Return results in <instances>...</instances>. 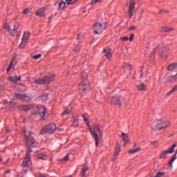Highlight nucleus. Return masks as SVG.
Listing matches in <instances>:
<instances>
[{
	"mask_svg": "<svg viewBox=\"0 0 177 177\" xmlns=\"http://www.w3.org/2000/svg\"><path fill=\"white\" fill-rule=\"evenodd\" d=\"M50 161H52V158H50Z\"/></svg>",
	"mask_w": 177,
	"mask_h": 177,
	"instance_id": "nucleus-60",
	"label": "nucleus"
},
{
	"mask_svg": "<svg viewBox=\"0 0 177 177\" xmlns=\"http://www.w3.org/2000/svg\"><path fill=\"white\" fill-rule=\"evenodd\" d=\"M136 28H138L136 26H133L130 27V28H129V30H136Z\"/></svg>",
	"mask_w": 177,
	"mask_h": 177,
	"instance_id": "nucleus-50",
	"label": "nucleus"
},
{
	"mask_svg": "<svg viewBox=\"0 0 177 177\" xmlns=\"http://www.w3.org/2000/svg\"><path fill=\"white\" fill-rule=\"evenodd\" d=\"M176 144H173L171 147L165 151H162L159 155L160 160H167V154H172L175 151Z\"/></svg>",
	"mask_w": 177,
	"mask_h": 177,
	"instance_id": "nucleus-7",
	"label": "nucleus"
},
{
	"mask_svg": "<svg viewBox=\"0 0 177 177\" xmlns=\"http://www.w3.org/2000/svg\"><path fill=\"white\" fill-rule=\"evenodd\" d=\"M41 97V100H43L44 102H46V100H48V94H44Z\"/></svg>",
	"mask_w": 177,
	"mask_h": 177,
	"instance_id": "nucleus-41",
	"label": "nucleus"
},
{
	"mask_svg": "<svg viewBox=\"0 0 177 177\" xmlns=\"http://www.w3.org/2000/svg\"><path fill=\"white\" fill-rule=\"evenodd\" d=\"M3 29L6 30L9 34H11V35H13V30L10 28V25L8 24H6L3 26Z\"/></svg>",
	"mask_w": 177,
	"mask_h": 177,
	"instance_id": "nucleus-29",
	"label": "nucleus"
},
{
	"mask_svg": "<svg viewBox=\"0 0 177 177\" xmlns=\"http://www.w3.org/2000/svg\"><path fill=\"white\" fill-rule=\"evenodd\" d=\"M6 132H7V133L9 132V130L6 129Z\"/></svg>",
	"mask_w": 177,
	"mask_h": 177,
	"instance_id": "nucleus-58",
	"label": "nucleus"
},
{
	"mask_svg": "<svg viewBox=\"0 0 177 177\" xmlns=\"http://www.w3.org/2000/svg\"><path fill=\"white\" fill-rule=\"evenodd\" d=\"M73 122L72 123V127L73 128H78V125H80L78 122V116H73Z\"/></svg>",
	"mask_w": 177,
	"mask_h": 177,
	"instance_id": "nucleus-25",
	"label": "nucleus"
},
{
	"mask_svg": "<svg viewBox=\"0 0 177 177\" xmlns=\"http://www.w3.org/2000/svg\"><path fill=\"white\" fill-rule=\"evenodd\" d=\"M136 5V3L135 2V1L133 0L130 1L129 8H128V15L129 19H131L132 16H133Z\"/></svg>",
	"mask_w": 177,
	"mask_h": 177,
	"instance_id": "nucleus-11",
	"label": "nucleus"
},
{
	"mask_svg": "<svg viewBox=\"0 0 177 177\" xmlns=\"http://www.w3.org/2000/svg\"><path fill=\"white\" fill-rule=\"evenodd\" d=\"M177 91V84L175 85L170 91H169L168 93H167L166 94V97H168L169 96H171V95H174V93H175V92H176Z\"/></svg>",
	"mask_w": 177,
	"mask_h": 177,
	"instance_id": "nucleus-26",
	"label": "nucleus"
},
{
	"mask_svg": "<svg viewBox=\"0 0 177 177\" xmlns=\"http://www.w3.org/2000/svg\"><path fill=\"white\" fill-rule=\"evenodd\" d=\"M122 41H128V39H129V38H128V37H124L122 38Z\"/></svg>",
	"mask_w": 177,
	"mask_h": 177,
	"instance_id": "nucleus-52",
	"label": "nucleus"
},
{
	"mask_svg": "<svg viewBox=\"0 0 177 177\" xmlns=\"http://www.w3.org/2000/svg\"><path fill=\"white\" fill-rule=\"evenodd\" d=\"M105 28H107L106 24L95 23L93 26L94 32L95 34H102L104 31Z\"/></svg>",
	"mask_w": 177,
	"mask_h": 177,
	"instance_id": "nucleus-9",
	"label": "nucleus"
},
{
	"mask_svg": "<svg viewBox=\"0 0 177 177\" xmlns=\"http://www.w3.org/2000/svg\"><path fill=\"white\" fill-rule=\"evenodd\" d=\"M156 53H158L163 59H167V53H168V48L166 47H157L151 53L150 57L153 60L156 57Z\"/></svg>",
	"mask_w": 177,
	"mask_h": 177,
	"instance_id": "nucleus-5",
	"label": "nucleus"
},
{
	"mask_svg": "<svg viewBox=\"0 0 177 177\" xmlns=\"http://www.w3.org/2000/svg\"><path fill=\"white\" fill-rule=\"evenodd\" d=\"M177 154L174 153L173 155V156L171 157V160H170L168 162V165L169 167H170L171 168H172V165L174 164V161H175V160H176L177 157H176Z\"/></svg>",
	"mask_w": 177,
	"mask_h": 177,
	"instance_id": "nucleus-31",
	"label": "nucleus"
},
{
	"mask_svg": "<svg viewBox=\"0 0 177 177\" xmlns=\"http://www.w3.org/2000/svg\"><path fill=\"white\" fill-rule=\"evenodd\" d=\"M46 176H48V175L46 174H41V173L39 174V177H46Z\"/></svg>",
	"mask_w": 177,
	"mask_h": 177,
	"instance_id": "nucleus-48",
	"label": "nucleus"
},
{
	"mask_svg": "<svg viewBox=\"0 0 177 177\" xmlns=\"http://www.w3.org/2000/svg\"><path fill=\"white\" fill-rule=\"evenodd\" d=\"M68 158H70V156L66 155L64 158L62 160V161H68Z\"/></svg>",
	"mask_w": 177,
	"mask_h": 177,
	"instance_id": "nucleus-46",
	"label": "nucleus"
},
{
	"mask_svg": "<svg viewBox=\"0 0 177 177\" xmlns=\"http://www.w3.org/2000/svg\"><path fill=\"white\" fill-rule=\"evenodd\" d=\"M122 139L124 143V146H127L129 143V136L125 133H122Z\"/></svg>",
	"mask_w": 177,
	"mask_h": 177,
	"instance_id": "nucleus-21",
	"label": "nucleus"
},
{
	"mask_svg": "<svg viewBox=\"0 0 177 177\" xmlns=\"http://www.w3.org/2000/svg\"><path fill=\"white\" fill-rule=\"evenodd\" d=\"M28 39H30V32L28 31L24 32L22 39H21V42L19 44V48L21 49H23V48H26L27 43L28 42Z\"/></svg>",
	"mask_w": 177,
	"mask_h": 177,
	"instance_id": "nucleus-10",
	"label": "nucleus"
},
{
	"mask_svg": "<svg viewBox=\"0 0 177 177\" xmlns=\"http://www.w3.org/2000/svg\"><path fill=\"white\" fill-rule=\"evenodd\" d=\"M83 120L86 124L88 131L92 136L94 138L95 142V146L97 147L99 146V143L100 142V139L99 138H102L103 136V130L100 129V126L99 124H94L93 128L89 125V116L86 114L82 115Z\"/></svg>",
	"mask_w": 177,
	"mask_h": 177,
	"instance_id": "nucleus-2",
	"label": "nucleus"
},
{
	"mask_svg": "<svg viewBox=\"0 0 177 177\" xmlns=\"http://www.w3.org/2000/svg\"><path fill=\"white\" fill-rule=\"evenodd\" d=\"M36 15L39 16V17H44L45 16V8H39L36 12Z\"/></svg>",
	"mask_w": 177,
	"mask_h": 177,
	"instance_id": "nucleus-23",
	"label": "nucleus"
},
{
	"mask_svg": "<svg viewBox=\"0 0 177 177\" xmlns=\"http://www.w3.org/2000/svg\"><path fill=\"white\" fill-rule=\"evenodd\" d=\"M65 111H68V109L65 110Z\"/></svg>",
	"mask_w": 177,
	"mask_h": 177,
	"instance_id": "nucleus-59",
	"label": "nucleus"
},
{
	"mask_svg": "<svg viewBox=\"0 0 177 177\" xmlns=\"http://www.w3.org/2000/svg\"><path fill=\"white\" fill-rule=\"evenodd\" d=\"M177 154L174 153L173 155V156L171 157V160H170L168 162V165L169 167H170L171 168H172V165L174 164V161H175V160H176L177 157H176Z\"/></svg>",
	"mask_w": 177,
	"mask_h": 177,
	"instance_id": "nucleus-30",
	"label": "nucleus"
},
{
	"mask_svg": "<svg viewBox=\"0 0 177 177\" xmlns=\"http://www.w3.org/2000/svg\"><path fill=\"white\" fill-rule=\"evenodd\" d=\"M134 37H135V35L131 34V35H130V37H129V41H133Z\"/></svg>",
	"mask_w": 177,
	"mask_h": 177,
	"instance_id": "nucleus-47",
	"label": "nucleus"
},
{
	"mask_svg": "<svg viewBox=\"0 0 177 177\" xmlns=\"http://www.w3.org/2000/svg\"><path fill=\"white\" fill-rule=\"evenodd\" d=\"M81 38H84V35L83 34H79L77 35V39H81Z\"/></svg>",
	"mask_w": 177,
	"mask_h": 177,
	"instance_id": "nucleus-49",
	"label": "nucleus"
},
{
	"mask_svg": "<svg viewBox=\"0 0 177 177\" xmlns=\"http://www.w3.org/2000/svg\"><path fill=\"white\" fill-rule=\"evenodd\" d=\"M39 111H46V108L44 106H38Z\"/></svg>",
	"mask_w": 177,
	"mask_h": 177,
	"instance_id": "nucleus-40",
	"label": "nucleus"
},
{
	"mask_svg": "<svg viewBox=\"0 0 177 177\" xmlns=\"http://www.w3.org/2000/svg\"><path fill=\"white\" fill-rule=\"evenodd\" d=\"M32 109H34V105L32 104H25L19 106V110H22L23 111H30Z\"/></svg>",
	"mask_w": 177,
	"mask_h": 177,
	"instance_id": "nucleus-15",
	"label": "nucleus"
},
{
	"mask_svg": "<svg viewBox=\"0 0 177 177\" xmlns=\"http://www.w3.org/2000/svg\"><path fill=\"white\" fill-rule=\"evenodd\" d=\"M122 68H123L124 73H126V74H128V73H129L131 71V70H132V65H131L128 63H125L123 65Z\"/></svg>",
	"mask_w": 177,
	"mask_h": 177,
	"instance_id": "nucleus-20",
	"label": "nucleus"
},
{
	"mask_svg": "<svg viewBox=\"0 0 177 177\" xmlns=\"http://www.w3.org/2000/svg\"><path fill=\"white\" fill-rule=\"evenodd\" d=\"M171 127V122L169 120H165L162 118H158L156 120V125L154 129L156 131H164Z\"/></svg>",
	"mask_w": 177,
	"mask_h": 177,
	"instance_id": "nucleus-3",
	"label": "nucleus"
},
{
	"mask_svg": "<svg viewBox=\"0 0 177 177\" xmlns=\"http://www.w3.org/2000/svg\"><path fill=\"white\" fill-rule=\"evenodd\" d=\"M121 152V145L118 142L116 143L115 147V154L113 156V160H116L117 157H118V155Z\"/></svg>",
	"mask_w": 177,
	"mask_h": 177,
	"instance_id": "nucleus-14",
	"label": "nucleus"
},
{
	"mask_svg": "<svg viewBox=\"0 0 177 177\" xmlns=\"http://www.w3.org/2000/svg\"><path fill=\"white\" fill-rule=\"evenodd\" d=\"M36 114H38V115H39L40 120H41V121H45V120H46L49 116L48 115L47 111H39V112H36Z\"/></svg>",
	"mask_w": 177,
	"mask_h": 177,
	"instance_id": "nucleus-16",
	"label": "nucleus"
},
{
	"mask_svg": "<svg viewBox=\"0 0 177 177\" xmlns=\"http://www.w3.org/2000/svg\"><path fill=\"white\" fill-rule=\"evenodd\" d=\"M89 170V167L86 165H84L83 168L82 169V171L80 174V177H86V172Z\"/></svg>",
	"mask_w": 177,
	"mask_h": 177,
	"instance_id": "nucleus-22",
	"label": "nucleus"
},
{
	"mask_svg": "<svg viewBox=\"0 0 177 177\" xmlns=\"http://www.w3.org/2000/svg\"><path fill=\"white\" fill-rule=\"evenodd\" d=\"M80 50V45H77L75 48H73V52H78Z\"/></svg>",
	"mask_w": 177,
	"mask_h": 177,
	"instance_id": "nucleus-45",
	"label": "nucleus"
},
{
	"mask_svg": "<svg viewBox=\"0 0 177 177\" xmlns=\"http://www.w3.org/2000/svg\"><path fill=\"white\" fill-rule=\"evenodd\" d=\"M17 64V61L16 60L15 58H12L11 60V62L7 69V72L9 73L10 71V70L15 68V67H16Z\"/></svg>",
	"mask_w": 177,
	"mask_h": 177,
	"instance_id": "nucleus-17",
	"label": "nucleus"
},
{
	"mask_svg": "<svg viewBox=\"0 0 177 177\" xmlns=\"http://www.w3.org/2000/svg\"><path fill=\"white\" fill-rule=\"evenodd\" d=\"M15 95L17 99H20L21 100H24L25 102H30V100H31V96L30 95L20 93H16Z\"/></svg>",
	"mask_w": 177,
	"mask_h": 177,
	"instance_id": "nucleus-12",
	"label": "nucleus"
},
{
	"mask_svg": "<svg viewBox=\"0 0 177 177\" xmlns=\"http://www.w3.org/2000/svg\"><path fill=\"white\" fill-rule=\"evenodd\" d=\"M78 0H65V2L67 5H73V3H75Z\"/></svg>",
	"mask_w": 177,
	"mask_h": 177,
	"instance_id": "nucleus-37",
	"label": "nucleus"
},
{
	"mask_svg": "<svg viewBox=\"0 0 177 177\" xmlns=\"http://www.w3.org/2000/svg\"><path fill=\"white\" fill-rule=\"evenodd\" d=\"M19 23H16L14 25V28L12 30L13 35H15V34H16V31H17V28H19Z\"/></svg>",
	"mask_w": 177,
	"mask_h": 177,
	"instance_id": "nucleus-36",
	"label": "nucleus"
},
{
	"mask_svg": "<svg viewBox=\"0 0 177 177\" xmlns=\"http://www.w3.org/2000/svg\"><path fill=\"white\" fill-rule=\"evenodd\" d=\"M151 145H152V146H153L155 149H157V147H158L160 144H158V142L157 141H153V142H151Z\"/></svg>",
	"mask_w": 177,
	"mask_h": 177,
	"instance_id": "nucleus-38",
	"label": "nucleus"
},
{
	"mask_svg": "<svg viewBox=\"0 0 177 177\" xmlns=\"http://www.w3.org/2000/svg\"><path fill=\"white\" fill-rule=\"evenodd\" d=\"M24 15H28L30 13V10L28 8H26L24 10Z\"/></svg>",
	"mask_w": 177,
	"mask_h": 177,
	"instance_id": "nucleus-43",
	"label": "nucleus"
},
{
	"mask_svg": "<svg viewBox=\"0 0 177 177\" xmlns=\"http://www.w3.org/2000/svg\"><path fill=\"white\" fill-rule=\"evenodd\" d=\"M50 19H52V15L49 17V21H50Z\"/></svg>",
	"mask_w": 177,
	"mask_h": 177,
	"instance_id": "nucleus-56",
	"label": "nucleus"
},
{
	"mask_svg": "<svg viewBox=\"0 0 177 177\" xmlns=\"http://www.w3.org/2000/svg\"><path fill=\"white\" fill-rule=\"evenodd\" d=\"M56 124L54 122L49 123L48 124L46 125L41 131H40L41 135H45V133H55V131H56Z\"/></svg>",
	"mask_w": 177,
	"mask_h": 177,
	"instance_id": "nucleus-6",
	"label": "nucleus"
},
{
	"mask_svg": "<svg viewBox=\"0 0 177 177\" xmlns=\"http://www.w3.org/2000/svg\"><path fill=\"white\" fill-rule=\"evenodd\" d=\"M70 114H71V112H70V111H64V112L62 113V115H68Z\"/></svg>",
	"mask_w": 177,
	"mask_h": 177,
	"instance_id": "nucleus-44",
	"label": "nucleus"
},
{
	"mask_svg": "<svg viewBox=\"0 0 177 177\" xmlns=\"http://www.w3.org/2000/svg\"><path fill=\"white\" fill-rule=\"evenodd\" d=\"M162 31L163 32H169L171 31H174V28H167V27H164L162 28Z\"/></svg>",
	"mask_w": 177,
	"mask_h": 177,
	"instance_id": "nucleus-34",
	"label": "nucleus"
},
{
	"mask_svg": "<svg viewBox=\"0 0 177 177\" xmlns=\"http://www.w3.org/2000/svg\"><path fill=\"white\" fill-rule=\"evenodd\" d=\"M163 12H166V13H169V11H165L164 10H160L159 13H163Z\"/></svg>",
	"mask_w": 177,
	"mask_h": 177,
	"instance_id": "nucleus-51",
	"label": "nucleus"
},
{
	"mask_svg": "<svg viewBox=\"0 0 177 177\" xmlns=\"http://www.w3.org/2000/svg\"><path fill=\"white\" fill-rule=\"evenodd\" d=\"M2 161H3V159H2L1 158H0V162H2Z\"/></svg>",
	"mask_w": 177,
	"mask_h": 177,
	"instance_id": "nucleus-55",
	"label": "nucleus"
},
{
	"mask_svg": "<svg viewBox=\"0 0 177 177\" xmlns=\"http://www.w3.org/2000/svg\"><path fill=\"white\" fill-rule=\"evenodd\" d=\"M147 66H143L141 68V78H146L147 77Z\"/></svg>",
	"mask_w": 177,
	"mask_h": 177,
	"instance_id": "nucleus-18",
	"label": "nucleus"
},
{
	"mask_svg": "<svg viewBox=\"0 0 177 177\" xmlns=\"http://www.w3.org/2000/svg\"><path fill=\"white\" fill-rule=\"evenodd\" d=\"M47 157L48 155L44 154L42 153L36 154V158H37V160H46Z\"/></svg>",
	"mask_w": 177,
	"mask_h": 177,
	"instance_id": "nucleus-27",
	"label": "nucleus"
},
{
	"mask_svg": "<svg viewBox=\"0 0 177 177\" xmlns=\"http://www.w3.org/2000/svg\"><path fill=\"white\" fill-rule=\"evenodd\" d=\"M21 80V76H19L17 77V76L15 77H10L9 78V80L11 81V82H13L14 84H16V82H19Z\"/></svg>",
	"mask_w": 177,
	"mask_h": 177,
	"instance_id": "nucleus-28",
	"label": "nucleus"
},
{
	"mask_svg": "<svg viewBox=\"0 0 177 177\" xmlns=\"http://www.w3.org/2000/svg\"><path fill=\"white\" fill-rule=\"evenodd\" d=\"M41 56L42 55L41 54H38L37 55L32 56V59H34L35 60H38V59H41Z\"/></svg>",
	"mask_w": 177,
	"mask_h": 177,
	"instance_id": "nucleus-39",
	"label": "nucleus"
},
{
	"mask_svg": "<svg viewBox=\"0 0 177 177\" xmlns=\"http://www.w3.org/2000/svg\"><path fill=\"white\" fill-rule=\"evenodd\" d=\"M140 147L136 148V149H130L129 151V154H135V153H138V151H140Z\"/></svg>",
	"mask_w": 177,
	"mask_h": 177,
	"instance_id": "nucleus-33",
	"label": "nucleus"
},
{
	"mask_svg": "<svg viewBox=\"0 0 177 177\" xmlns=\"http://www.w3.org/2000/svg\"><path fill=\"white\" fill-rule=\"evenodd\" d=\"M25 142L26 146L28 148L26 151V156L24 158V160L22 162V167L27 168L30 166V162H31V158H30V154L32 152V147H37L38 144L34 140V137L31 136V132L24 131Z\"/></svg>",
	"mask_w": 177,
	"mask_h": 177,
	"instance_id": "nucleus-1",
	"label": "nucleus"
},
{
	"mask_svg": "<svg viewBox=\"0 0 177 177\" xmlns=\"http://www.w3.org/2000/svg\"><path fill=\"white\" fill-rule=\"evenodd\" d=\"M133 146H134V147H136V144H134Z\"/></svg>",
	"mask_w": 177,
	"mask_h": 177,
	"instance_id": "nucleus-57",
	"label": "nucleus"
},
{
	"mask_svg": "<svg viewBox=\"0 0 177 177\" xmlns=\"http://www.w3.org/2000/svg\"><path fill=\"white\" fill-rule=\"evenodd\" d=\"M122 97H113L111 100V104H119V106H121V102H122Z\"/></svg>",
	"mask_w": 177,
	"mask_h": 177,
	"instance_id": "nucleus-19",
	"label": "nucleus"
},
{
	"mask_svg": "<svg viewBox=\"0 0 177 177\" xmlns=\"http://www.w3.org/2000/svg\"><path fill=\"white\" fill-rule=\"evenodd\" d=\"M55 78V75L50 74L45 77L44 79H38L35 81V84H39L40 85H44L45 84H50L53 81Z\"/></svg>",
	"mask_w": 177,
	"mask_h": 177,
	"instance_id": "nucleus-8",
	"label": "nucleus"
},
{
	"mask_svg": "<svg viewBox=\"0 0 177 177\" xmlns=\"http://www.w3.org/2000/svg\"><path fill=\"white\" fill-rule=\"evenodd\" d=\"M10 172V170H6V174H9Z\"/></svg>",
	"mask_w": 177,
	"mask_h": 177,
	"instance_id": "nucleus-54",
	"label": "nucleus"
},
{
	"mask_svg": "<svg viewBox=\"0 0 177 177\" xmlns=\"http://www.w3.org/2000/svg\"><path fill=\"white\" fill-rule=\"evenodd\" d=\"M81 78L82 80V84L80 86V89L83 92L86 93L91 88L89 87V81H88V73L83 72L82 73Z\"/></svg>",
	"mask_w": 177,
	"mask_h": 177,
	"instance_id": "nucleus-4",
	"label": "nucleus"
},
{
	"mask_svg": "<svg viewBox=\"0 0 177 177\" xmlns=\"http://www.w3.org/2000/svg\"><path fill=\"white\" fill-rule=\"evenodd\" d=\"M158 115H161V117H162V112L158 113Z\"/></svg>",
	"mask_w": 177,
	"mask_h": 177,
	"instance_id": "nucleus-53",
	"label": "nucleus"
},
{
	"mask_svg": "<svg viewBox=\"0 0 177 177\" xmlns=\"http://www.w3.org/2000/svg\"><path fill=\"white\" fill-rule=\"evenodd\" d=\"M103 53H104L108 60H110V59H111V56H113V53H111V48L109 47L104 48Z\"/></svg>",
	"mask_w": 177,
	"mask_h": 177,
	"instance_id": "nucleus-13",
	"label": "nucleus"
},
{
	"mask_svg": "<svg viewBox=\"0 0 177 177\" xmlns=\"http://www.w3.org/2000/svg\"><path fill=\"white\" fill-rule=\"evenodd\" d=\"M99 2H102V0H92L91 5H96V3H98Z\"/></svg>",
	"mask_w": 177,
	"mask_h": 177,
	"instance_id": "nucleus-42",
	"label": "nucleus"
},
{
	"mask_svg": "<svg viewBox=\"0 0 177 177\" xmlns=\"http://www.w3.org/2000/svg\"><path fill=\"white\" fill-rule=\"evenodd\" d=\"M66 3H67L66 2H65L64 1H62L61 2L59 3V9L60 10H64V9H66Z\"/></svg>",
	"mask_w": 177,
	"mask_h": 177,
	"instance_id": "nucleus-32",
	"label": "nucleus"
},
{
	"mask_svg": "<svg viewBox=\"0 0 177 177\" xmlns=\"http://www.w3.org/2000/svg\"><path fill=\"white\" fill-rule=\"evenodd\" d=\"M3 103L4 104H8V105H10V106H14L15 105V100H12L10 102H8L7 100H3Z\"/></svg>",
	"mask_w": 177,
	"mask_h": 177,
	"instance_id": "nucleus-35",
	"label": "nucleus"
},
{
	"mask_svg": "<svg viewBox=\"0 0 177 177\" xmlns=\"http://www.w3.org/2000/svg\"><path fill=\"white\" fill-rule=\"evenodd\" d=\"M137 88L140 92L145 91L147 90V86H146L145 84L141 83L137 86Z\"/></svg>",
	"mask_w": 177,
	"mask_h": 177,
	"instance_id": "nucleus-24",
	"label": "nucleus"
}]
</instances>
